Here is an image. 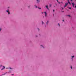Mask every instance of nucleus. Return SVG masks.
I'll return each instance as SVG.
<instances>
[{
  "instance_id": "4",
  "label": "nucleus",
  "mask_w": 76,
  "mask_h": 76,
  "mask_svg": "<svg viewBox=\"0 0 76 76\" xmlns=\"http://www.w3.org/2000/svg\"><path fill=\"white\" fill-rule=\"evenodd\" d=\"M6 12H7V13H8V15H10V12H9V10H7L6 11Z\"/></svg>"
},
{
  "instance_id": "37",
  "label": "nucleus",
  "mask_w": 76,
  "mask_h": 76,
  "mask_svg": "<svg viewBox=\"0 0 76 76\" xmlns=\"http://www.w3.org/2000/svg\"><path fill=\"white\" fill-rule=\"evenodd\" d=\"M12 75H13V74H12Z\"/></svg>"
},
{
  "instance_id": "7",
  "label": "nucleus",
  "mask_w": 76,
  "mask_h": 76,
  "mask_svg": "<svg viewBox=\"0 0 76 76\" xmlns=\"http://www.w3.org/2000/svg\"><path fill=\"white\" fill-rule=\"evenodd\" d=\"M37 1L38 3H39V2H40V1L39 0H37Z\"/></svg>"
},
{
  "instance_id": "20",
  "label": "nucleus",
  "mask_w": 76,
  "mask_h": 76,
  "mask_svg": "<svg viewBox=\"0 0 76 76\" xmlns=\"http://www.w3.org/2000/svg\"><path fill=\"white\" fill-rule=\"evenodd\" d=\"M71 69H72V66H71Z\"/></svg>"
},
{
  "instance_id": "36",
  "label": "nucleus",
  "mask_w": 76,
  "mask_h": 76,
  "mask_svg": "<svg viewBox=\"0 0 76 76\" xmlns=\"http://www.w3.org/2000/svg\"><path fill=\"white\" fill-rule=\"evenodd\" d=\"M42 13H43V12H42Z\"/></svg>"
},
{
  "instance_id": "11",
  "label": "nucleus",
  "mask_w": 76,
  "mask_h": 76,
  "mask_svg": "<svg viewBox=\"0 0 76 76\" xmlns=\"http://www.w3.org/2000/svg\"><path fill=\"white\" fill-rule=\"evenodd\" d=\"M68 16H69V17H70H70H71V16H70V15H68Z\"/></svg>"
},
{
  "instance_id": "38",
  "label": "nucleus",
  "mask_w": 76,
  "mask_h": 76,
  "mask_svg": "<svg viewBox=\"0 0 76 76\" xmlns=\"http://www.w3.org/2000/svg\"><path fill=\"white\" fill-rule=\"evenodd\" d=\"M54 7H55V6H54Z\"/></svg>"
},
{
  "instance_id": "14",
  "label": "nucleus",
  "mask_w": 76,
  "mask_h": 76,
  "mask_svg": "<svg viewBox=\"0 0 76 76\" xmlns=\"http://www.w3.org/2000/svg\"><path fill=\"white\" fill-rule=\"evenodd\" d=\"M75 57V56H72V58H73Z\"/></svg>"
},
{
  "instance_id": "34",
  "label": "nucleus",
  "mask_w": 76,
  "mask_h": 76,
  "mask_svg": "<svg viewBox=\"0 0 76 76\" xmlns=\"http://www.w3.org/2000/svg\"><path fill=\"white\" fill-rule=\"evenodd\" d=\"M1 66H0V67H1Z\"/></svg>"
},
{
  "instance_id": "6",
  "label": "nucleus",
  "mask_w": 76,
  "mask_h": 76,
  "mask_svg": "<svg viewBox=\"0 0 76 76\" xmlns=\"http://www.w3.org/2000/svg\"><path fill=\"white\" fill-rule=\"evenodd\" d=\"M44 13L45 14V17H47V12H45Z\"/></svg>"
},
{
  "instance_id": "21",
  "label": "nucleus",
  "mask_w": 76,
  "mask_h": 76,
  "mask_svg": "<svg viewBox=\"0 0 76 76\" xmlns=\"http://www.w3.org/2000/svg\"><path fill=\"white\" fill-rule=\"evenodd\" d=\"M57 0V2H58V0Z\"/></svg>"
},
{
  "instance_id": "5",
  "label": "nucleus",
  "mask_w": 76,
  "mask_h": 76,
  "mask_svg": "<svg viewBox=\"0 0 76 76\" xmlns=\"http://www.w3.org/2000/svg\"><path fill=\"white\" fill-rule=\"evenodd\" d=\"M4 69H5V66H3V68L1 69V70H4Z\"/></svg>"
},
{
  "instance_id": "3",
  "label": "nucleus",
  "mask_w": 76,
  "mask_h": 76,
  "mask_svg": "<svg viewBox=\"0 0 76 76\" xmlns=\"http://www.w3.org/2000/svg\"><path fill=\"white\" fill-rule=\"evenodd\" d=\"M45 7H46L47 9H48V10H49L50 9H49V8H48V5H46Z\"/></svg>"
},
{
  "instance_id": "31",
  "label": "nucleus",
  "mask_w": 76,
  "mask_h": 76,
  "mask_svg": "<svg viewBox=\"0 0 76 76\" xmlns=\"http://www.w3.org/2000/svg\"><path fill=\"white\" fill-rule=\"evenodd\" d=\"M75 8H76V6H75Z\"/></svg>"
},
{
  "instance_id": "26",
  "label": "nucleus",
  "mask_w": 76,
  "mask_h": 76,
  "mask_svg": "<svg viewBox=\"0 0 76 76\" xmlns=\"http://www.w3.org/2000/svg\"><path fill=\"white\" fill-rule=\"evenodd\" d=\"M63 22H64V20H63Z\"/></svg>"
},
{
  "instance_id": "35",
  "label": "nucleus",
  "mask_w": 76,
  "mask_h": 76,
  "mask_svg": "<svg viewBox=\"0 0 76 76\" xmlns=\"http://www.w3.org/2000/svg\"><path fill=\"white\" fill-rule=\"evenodd\" d=\"M56 6H57V4H56Z\"/></svg>"
},
{
  "instance_id": "15",
  "label": "nucleus",
  "mask_w": 76,
  "mask_h": 76,
  "mask_svg": "<svg viewBox=\"0 0 76 76\" xmlns=\"http://www.w3.org/2000/svg\"><path fill=\"white\" fill-rule=\"evenodd\" d=\"M41 47H43V48H44V47H43V46H42V45H41Z\"/></svg>"
},
{
  "instance_id": "33",
  "label": "nucleus",
  "mask_w": 76,
  "mask_h": 76,
  "mask_svg": "<svg viewBox=\"0 0 76 76\" xmlns=\"http://www.w3.org/2000/svg\"><path fill=\"white\" fill-rule=\"evenodd\" d=\"M58 3H59V4H60V2H58Z\"/></svg>"
},
{
  "instance_id": "2",
  "label": "nucleus",
  "mask_w": 76,
  "mask_h": 76,
  "mask_svg": "<svg viewBox=\"0 0 76 76\" xmlns=\"http://www.w3.org/2000/svg\"><path fill=\"white\" fill-rule=\"evenodd\" d=\"M68 4V3H66L65 5L64 6V7H65L67 6V5Z\"/></svg>"
},
{
  "instance_id": "29",
  "label": "nucleus",
  "mask_w": 76,
  "mask_h": 76,
  "mask_svg": "<svg viewBox=\"0 0 76 76\" xmlns=\"http://www.w3.org/2000/svg\"><path fill=\"white\" fill-rule=\"evenodd\" d=\"M72 0H71V1H72Z\"/></svg>"
},
{
  "instance_id": "24",
  "label": "nucleus",
  "mask_w": 76,
  "mask_h": 76,
  "mask_svg": "<svg viewBox=\"0 0 76 76\" xmlns=\"http://www.w3.org/2000/svg\"><path fill=\"white\" fill-rule=\"evenodd\" d=\"M58 25L59 26H60V24L58 23Z\"/></svg>"
},
{
  "instance_id": "28",
  "label": "nucleus",
  "mask_w": 76,
  "mask_h": 76,
  "mask_svg": "<svg viewBox=\"0 0 76 76\" xmlns=\"http://www.w3.org/2000/svg\"><path fill=\"white\" fill-rule=\"evenodd\" d=\"M38 29L39 31V28H38Z\"/></svg>"
},
{
  "instance_id": "32",
  "label": "nucleus",
  "mask_w": 76,
  "mask_h": 76,
  "mask_svg": "<svg viewBox=\"0 0 76 76\" xmlns=\"http://www.w3.org/2000/svg\"><path fill=\"white\" fill-rule=\"evenodd\" d=\"M10 72H8V73H10Z\"/></svg>"
},
{
  "instance_id": "18",
  "label": "nucleus",
  "mask_w": 76,
  "mask_h": 76,
  "mask_svg": "<svg viewBox=\"0 0 76 76\" xmlns=\"http://www.w3.org/2000/svg\"><path fill=\"white\" fill-rule=\"evenodd\" d=\"M54 11H55V10H53V12H54Z\"/></svg>"
},
{
  "instance_id": "23",
  "label": "nucleus",
  "mask_w": 76,
  "mask_h": 76,
  "mask_svg": "<svg viewBox=\"0 0 76 76\" xmlns=\"http://www.w3.org/2000/svg\"><path fill=\"white\" fill-rule=\"evenodd\" d=\"M1 28H0V31H1Z\"/></svg>"
},
{
  "instance_id": "17",
  "label": "nucleus",
  "mask_w": 76,
  "mask_h": 76,
  "mask_svg": "<svg viewBox=\"0 0 76 76\" xmlns=\"http://www.w3.org/2000/svg\"><path fill=\"white\" fill-rule=\"evenodd\" d=\"M61 8L62 9V10H63V9H64V8H63V7H62Z\"/></svg>"
},
{
  "instance_id": "39",
  "label": "nucleus",
  "mask_w": 76,
  "mask_h": 76,
  "mask_svg": "<svg viewBox=\"0 0 76 76\" xmlns=\"http://www.w3.org/2000/svg\"><path fill=\"white\" fill-rule=\"evenodd\" d=\"M4 75H5V74H4Z\"/></svg>"
},
{
  "instance_id": "25",
  "label": "nucleus",
  "mask_w": 76,
  "mask_h": 76,
  "mask_svg": "<svg viewBox=\"0 0 76 76\" xmlns=\"http://www.w3.org/2000/svg\"><path fill=\"white\" fill-rule=\"evenodd\" d=\"M36 8H37V6H36Z\"/></svg>"
},
{
  "instance_id": "10",
  "label": "nucleus",
  "mask_w": 76,
  "mask_h": 76,
  "mask_svg": "<svg viewBox=\"0 0 76 76\" xmlns=\"http://www.w3.org/2000/svg\"><path fill=\"white\" fill-rule=\"evenodd\" d=\"M67 1H68V3L70 2H69V0H68Z\"/></svg>"
},
{
  "instance_id": "16",
  "label": "nucleus",
  "mask_w": 76,
  "mask_h": 76,
  "mask_svg": "<svg viewBox=\"0 0 76 76\" xmlns=\"http://www.w3.org/2000/svg\"><path fill=\"white\" fill-rule=\"evenodd\" d=\"M69 9H71V7H69Z\"/></svg>"
},
{
  "instance_id": "13",
  "label": "nucleus",
  "mask_w": 76,
  "mask_h": 76,
  "mask_svg": "<svg viewBox=\"0 0 76 76\" xmlns=\"http://www.w3.org/2000/svg\"><path fill=\"white\" fill-rule=\"evenodd\" d=\"M42 24H44V22H43V21H42Z\"/></svg>"
},
{
  "instance_id": "27",
  "label": "nucleus",
  "mask_w": 76,
  "mask_h": 76,
  "mask_svg": "<svg viewBox=\"0 0 76 76\" xmlns=\"http://www.w3.org/2000/svg\"><path fill=\"white\" fill-rule=\"evenodd\" d=\"M37 35H36V37H37Z\"/></svg>"
},
{
  "instance_id": "19",
  "label": "nucleus",
  "mask_w": 76,
  "mask_h": 76,
  "mask_svg": "<svg viewBox=\"0 0 76 76\" xmlns=\"http://www.w3.org/2000/svg\"><path fill=\"white\" fill-rule=\"evenodd\" d=\"M69 4H71L70 3V2H69Z\"/></svg>"
},
{
  "instance_id": "22",
  "label": "nucleus",
  "mask_w": 76,
  "mask_h": 76,
  "mask_svg": "<svg viewBox=\"0 0 76 76\" xmlns=\"http://www.w3.org/2000/svg\"><path fill=\"white\" fill-rule=\"evenodd\" d=\"M39 9H41V8H39Z\"/></svg>"
},
{
  "instance_id": "12",
  "label": "nucleus",
  "mask_w": 76,
  "mask_h": 76,
  "mask_svg": "<svg viewBox=\"0 0 76 76\" xmlns=\"http://www.w3.org/2000/svg\"><path fill=\"white\" fill-rule=\"evenodd\" d=\"M10 69H13L11 68L10 67H9Z\"/></svg>"
},
{
  "instance_id": "8",
  "label": "nucleus",
  "mask_w": 76,
  "mask_h": 76,
  "mask_svg": "<svg viewBox=\"0 0 76 76\" xmlns=\"http://www.w3.org/2000/svg\"><path fill=\"white\" fill-rule=\"evenodd\" d=\"M49 22V21H47V23H46V24H47V25H48V23Z\"/></svg>"
},
{
  "instance_id": "1",
  "label": "nucleus",
  "mask_w": 76,
  "mask_h": 76,
  "mask_svg": "<svg viewBox=\"0 0 76 76\" xmlns=\"http://www.w3.org/2000/svg\"><path fill=\"white\" fill-rule=\"evenodd\" d=\"M72 4V5L73 6V7H75V4L73 3H71Z\"/></svg>"
},
{
  "instance_id": "9",
  "label": "nucleus",
  "mask_w": 76,
  "mask_h": 76,
  "mask_svg": "<svg viewBox=\"0 0 76 76\" xmlns=\"http://www.w3.org/2000/svg\"><path fill=\"white\" fill-rule=\"evenodd\" d=\"M51 4H50V8H51Z\"/></svg>"
},
{
  "instance_id": "30",
  "label": "nucleus",
  "mask_w": 76,
  "mask_h": 76,
  "mask_svg": "<svg viewBox=\"0 0 76 76\" xmlns=\"http://www.w3.org/2000/svg\"><path fill=\"white\" fill-rule=\"evenodd\" d=\"M61 3H62V4H63V2H61Z\"/></svg>"
}]
</instances>
